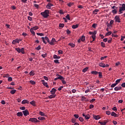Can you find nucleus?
Instances as JSON below:
<instances>
[{"label":"nucleus","instance_id":"1","mask_svg":"<svg viewBox=\"0 0 125 125\" xmlns=\"http://www.w3.org/2000/svg\"><path fill=\"white\" fill-rule=\"evenodd\" d=\"M41 15L42 16L43 18H47L49 16V10H45L44 12H41Z\"/></svg>","mask_w":125,"mask_h":125},{"label":"nucleus","instance_id":"2","mask_svg":"<svg viewBox=\"0 0 125 125\" xmlns=\"http://www.w3.org/2000/svg\"><path fill=\"white\" fill-rule=\"evenodd\" d=\"M42 39L43 42H44L45 43V44H46V43H47V42H48V43H49V42H50L49 39L47 37H42ZM45 40L47 41V42H46Z\"/></svg>","mask_w":125,"mask_h":125},{"label":"nucleus","instance_id":"3","mask_svg":"<svg viewBox=\"0 0 125 125\" xmlns=\"http://www.w3.org/2000/svg\"><path fill=\"white\" fill-rule=\"evenodd\" d=\"M55 42H56V40L55 39V38H52V40L51 41V42H49V43L51 45H54Z\"/></svg>","mask_w":125,"mask_h":125},{"label":"nucleus","instance_id":"4","mask_svg":"<svg viewBox=\"0 0 125 125\" xmlns=\"http://www.w3.org/2000/svg\"><path fill=\"white\" fill-rule=\"evenodd\" d=\"M20 41H21V40L15 39L13 41L12 43L13 44H16V43H19V42H20Z\"/></svg>","mask_w":125,"mask_h":125},{"label":"nucleus","instance_id":"5","mask_svg":"<svg viewBox=\"0 0 125 125\" xmlns=\"http://www.w3.org/2000/svg\"><path fill=\"white\" fill-rule=\"evenodd\" d=\"M115 21L118 23H121V19L120 18V16H116L115 17Z\"/></svg>","mask_w":125,"mask_h":125},{"label":"nucleus","instance_id":"6","mask_svg":"<svg viewBox=\"0 0 125 125\" xmlns=\"http://www.w3.org/2000/svg\"><path fill=\"white\" fill-rule=\"evenodd\" d=\"M51 6H53V4H52L51 3H49L46 6V8L48 9H51Z\"/></svg>","mask_w":125,"mask_h":125},{"label":"nucleus","instance_id":"7","mask_svg":"<svg viewBox=\"0 0 125 125\" xmlns=\"http://www.w3.org/2000/svg\"><path fill=\"white\" fill-rule=\"evenodd\" d=\"M22 113L24 116H25V117H26L27 115H29V111H28L27 109H26L25 110L23 111Z\"/></svg>","mask_w":125,"mask_h":125},{"label":"nucleus","instance_id":"8","mask_svg":"<svg viewBox=\"0 0 125 125\" xmlns=\"http://www.w3.org/2000/svg\"><path fill=\"white\" fill-rule=\"evenodd\" d=\"M107 123H108V121L107 120H104V122H102L101 121L99 122V124H100L101 125H105Z\"/></svg>","mask_w":125,"mask_h":125},{"label":"nucleus","instance_id":"9","mask_svg":"<svg viewBox=\"0 0 125 125\" xmlns=\"http://www.w3.org/2000/svg\"><path fill=\"white\" fill-rule=\"evenodd\" d=\"M119 8L120 9V10H122V11H125V4L124 3L122 4V7H119Z\"/></svg>","mask_w":125,"mask_h":125},{"label":"nucleus","instance_id":"10","mask_svg":"<svg viewBox=\"0 0 125 125\" xmlns=\"http://www.w3.org/2000/svg\"><path fill=\"white\" fill-rule=\"evenodd\" d=\"M36 121H37V118H30L29 120V121L31 122V123H36Z\"/></svg>","mask_w":125,"mask_h":125},{"label":"nucleus","instance_id":"11","mask_svg":"<svg viewBox=\"0 0 125 125\" xmlns=\"http://www.w3.org/2000/svg\"><path fill=\"white\" fill-rule=\"evenodd\" d=\"M61 81L62 82L63 84H66V81H65V78L62 76V77L61 78Z\"/></svg>","mask_w":125,"mask_h":125},{"label":"nucleus","instance_id":"12","mask_svg":"<svg viewBox=\"0 0 125 125\" xmlns=\"http://www.w3.org/2000/svg\"><path fill=\"white\" fill-rule=\"evenodd\" d=\"M121 89H122V87L121 86H116L114 88V90H115V91L121 90Z\"/></svg>","mask_w":125,"mask_h":125},{"label":"nucleus","instance_id":"13","mask_svg":"<svg viewBox=\"0 0 125 125\" xmlns=\"http://www.w3.org/2000/svg\"><path fill=\"white\" fill-rule=\"evenodd\" d=\"M22 104H29L30 103V102H29L28 100H23L22 102H21Z\"/></svg>","mask_w":125,"mask_h":125},{"label":"nucleus","instance_id":"14","mask_svg":"<svg viewBox=\"0 0 125 125\" xmlns=\"http://www.w3.org/2000/svg\"><path fill=\"white\" fill-rule=\"evenodd\" d=\"M56 76L58 77L55 78L54 81H57V80H61V77H62V76L59 74H57Z\"/></svg>","mask_w":125,"mask_h":125},{"label":"nucleus","instance_id":"15","mask_svg":"<svg viewBox=\"0 0 125 125\" xmlns=\"http://www.w3.org/2000/svg\"><path fill=\"white\" fill-rule=\"evenodd\" d=\"M111 116H112V117H115V118H117V117H118V114H117L114 112H111Z\"/></svg>","mask_w":125,"mask_h":125},{"label":"nucleus","instance_id":"16","mask_svg":"<svg viewBox=\"0 0 125 125\" xmlns=\"http://www.w3.org/2000/svg\"><path fill=\"white\" fill-rule=\"evenodd\" d=\"M50 92H51V94L54 95V94L56 93V89L53 88L52 89V90L50 91Z\"/></svg>","mask_w":125,"mask_h":125},{"label":"nucleus","instance_id":"17","mask_svg":"<svg viewBox=\"0 0 125 125\" xmlns=\"http://www.w3.org/2000/svg\"><path fill=\"white\" fill-rule=\"evenodd\" d=\"M94 119H95L96 120H99L100 119V116L99 115H93Z\"/></svg>","mask_w":125,"mask_h":125},{"label":"nucleus","instance_id":"18","mask_svg":"<svg viewBox=\"0 0 125 125\" xmlns=\"http://www.w3.org/2000/svg\"><path fill=\"white\" fill-rule=\"evenodd\" d=\"M56 96V95L52 94L50 96H49L48 97L49 98V99H52V98H55Z\"/></svg>","mask_w":125,"mask_h":125},{"label":"nucleus","instance_id":"19","mask_svg":"<svg viewBox=\"0 0 125 125\" xmlns=\"http://www.w3.org/2000/svg\"><path fill=\"white\" fill-rule=\"evenodd\" d=\"M79 26H80L79 24H77L76 25H73L72 26V29H77V28H78L79 27Z\"/></svg>","mask_w":125,"mask_h":125},{"label":"nucleus","instance_id":"20","mask_svg":"<svg viewBox=\"0 0 125 125\" xmlns=\"http://www.w3.org/2000/svg\"><path fill=\"white\" fill-rule=\"evenodd\" d=\"M99 66H100V67H102L103 68H105V64L103 63V62H100L99 64Z\"/></svg>","mask_w":125,"mask_h":125},{"label":"nucleus","instance_id":"21","mask_svg":"<svg viewBox=\"0 0 125 125\" xmlns=\"http://www.w3.org/2000/svg\"><path fill=\"white\" fill-rule=\"evenodd\" d=\"M17 116H18V117H22L23 116V113L21 112H18L17 113Z\"/></svg>","mask_w":125,"mask_h":125},{"label":"nucleus","instance_id":"22","mask_svg":"<svg viewBox=\"0 0 125 125\" xmlns=\"http://www.w3.org/2000/svg\"><path fill=\"white\" fill-rule=\"evenodd\" d=\"M39 114V115H40V116H42V117H45V114H44V113L42 112V111H40Z\"/></svg>","mask_w":125,"mask_h":125},{"label":"nucleus","instance_id":"23","mask_svg":"<svg viewBox=\"0 0 125 125\" xmlns=\"http://www.w3.org/2000/svg\"><path fill=\"white\" fill-rule=\"evenodd\" d=\"M81 101L83 102L86 101V98H85V97L84 96H82L81 98Z\"/></svg>","mask_w":125,"mask_h":125},{"label":"nucleus","instance_id":"24","mask_svg":"<svg viewBox=\"0 0 125 125\" xmlns=\"http://www.w3.org/2000/svg\"><path fill=\"white\" fill-rule=\"evenodd\" d=\"M89 35H92L93 36V35H96V34H97V32L94 31V32H92L91 31H90L89 32Z\"/></svg>","mask_w":125,"mask_h":125},{"label":"nucleus","instance_id":"25","mask_svg":"<svg viewBox=\"0 0 125 125\" xmlns=\"http://www.w3.org/2000/svg\"><path fill=\"white\" fill-rule=\"evenodd\" d=\"M91 74H92V75H97V74H98V72L96 71H92L91 72Z\"/></svg>","mask_w":125,"mask_h":125},{"label":"nucleus","instance_id":"26","mask_svg":"<svg viewBox=\"0 0 125 125\" xmlns=\"http://www.w3.org/2000/svg\"><path fill=\"white\" fill-rule=\"evenodd\" d=\"M82 42H84L85 41V36H82L81 38H80Z\"/></svg>","mask_w":125,"mask_h":125},{"label":"nucleus","instance_id":"27","mask_svg":"<svg viewBox=\"0 0 125 125\" xmlns=\"http://www.w3.org/2000/svg\"><path fill=\"white\" fill-rule=\"evenodd\" d=\"M35 75V72L34 71V70H32L29 73V75L30 76H34Z\"/></svg>","mask_w":125,"mask_h":125},{"label":"nucleus","instance_id":"28","mask_svg":"<svg viewBox=\"0 0 125 125\" xmlns=\"http://www.w3.org/2000/svg\"><path fill=\"white\" fill-rule=\"evenodd\" d=\"M30 103L33 106H36V102L35 101H32V102H30Z\"/></svg>","mask_w":125,"mask_h":125},{"label":"nucleus","instance_id":"29","mask_svg":"<svg viewBox=\"0 0 125 125\" xmlns=\"http://www.w3.org/2000/svg\"><path fill=\"white\" fill-rule=\"evenodd\" d=\"M121 81H122V79H118L116 81L115 83L117 85L118 83H120Z\"/></svg>","mask_w":125,"mask_h":125},{"label":"nucleus","instance_id":"30","mask_svg":"<svg viewBox=\"0 0 125 125\" xmlns=\"http://www.w3.org/2000/svg\"><path fill=\"white\" fill-rule=\"evenodd\" d=\"M30 31L31 33L32 34V35H33V36H35V35H36L35 31H34V29H33L32 28H31Z\"/></svg>","mask_w":125,"mask_h":125},{"label":"nucleus","instance_id":"31","mask_svg":"<svg viewBox=\"0 0 125 125\" xmlns=\"http://www.w3.org/2000/svg\"><path fill=\"white\" fill-rule=\"evenodd\" d=\"M98 74H99V78L100 79H102V72H98Z\"/></svg>","mask_w":125,"mask_h":125},{"label":"nucleus","instance_id":"32","mask_svg":"<svg viewBox=\"0 0 125 125\" xmlns=\"http://www.w3.org/2000/svg\"><path fill=\"white\" fill-rule=\"evenodd\" d=\"M68 45H70L71 47H75L76 46V45L73 43H69Z\"/></svg>","mask_w":125,"mask_h":125},{"label":"nucleus","instance_id":"33","mask_svg":"<svg viewBox=\"0 0 125 125\" xmlns=\"http://www.w3.org/2000/svg\"><path fill=\"white\" fill-rule=\"evenodd\" d=\"M99 11V10L98 9H95L94 11H93V14H97V12Z\"/></svg>","mask_w":125,"mask_h":125},{"label":"nucleus","instance_id":"34","mask_svg":"<svg viewBox=\"0 0 125 125\" xmlns=\"http://www.w3.org/2000/svg\"><path fill=\"white\" fill-rule=\"evenodd\" d=\"M15 50H17V51H18V52L19 53H20L21 52V49H20V48H15Z\"/></svg>","mask_w":125,"mask_h":125},{"label":"nucleus","instance_id":"35","mask_svg":"<svg viewBox=\"0 0 125 125\" xmlns=\"http://www.w3.org/2000/svg\"><path fill=\"white\" fill-rule=\"evenodd\" d=\"M29 83H31V84H33V85H35V84H36V82H35V81H33V80L30 81H29Z\"/></svg>","mask_w":125,"mask_h":125},{"label":"nucleus","instance_id":"36","mask_svg":"<svg viewBox=\"0 0 125 125\" xmlns=\"http://www.w3.org/2000/svg\"><path fill=\"white\" fill-rule=\"evenodd\" d=\"M16 92V90L13 89L10 91L11 94H14Z\"/></svg>","mask_w":125,"mask_h":125},{"label":"nucleus","instance_id":"37","mask_svg":"<svg viewBox=\"0 0 125 125\" xmlns=\"http://www.w3.org/2000/svg\"><path fill=\"white\" fill-rule=\"evenodd\" d=\"M38 119L40 121H43V120H45V118L44 117H38Z\"/></svg>","mask_w":125,"mask_h":125},{"label":"nucleus","instance_id":"38","mask_svg":"<svg viewBox=\"0 0 125 125\" xmlns=\"http://www.w3.org/2000/svg\"><path fill=\"white\" fill-rule=\"evenodd\" d=\"M101 46H102V47H105L106 46L105 43H104V42H101Z\"/></svg>","mask_w":125,"mask_h":125},{"label":"nucleus","instance_id":"39","mask_svg":"<svg viewBox=\"0 0 125 125\" xmlns=\"http://www.w3.org/2000/svg\"><path fill=\"white\" fill-rule=\"evenodd\" d=\"M31 29H33V30H38V29H39V26H34L33 28H32Z\"/></svg>","mask_w":125,"mask_h":125},{"label":"nucleus","instance_id":"40","mask_svg":"<svg viewBox=\"0 0 125 125\" xmlns=\"http://www.w3.org/2000/svg\"><path fill=\"white\" fill-rule=\"evenodd\" d=\"M24 49H25L24 48L21 49L22 54H25V51H24Z\"/></svg>","mask_w":125,"mask_h":125},{"label":"nucleus","instance_id":"41","mask_svg":"<svg viewBox=\"0 0 125 125\" xmlns=\"http://www.w3.org/2000/svg\"><path fill=\"white\" fill-rule=\"evenodd\" d=\"M87 70H88V67H86L83 70V73H85Z\"/></svg>","mask_w":125,"mask_h":125},{"label":"nucleus","instance_id":"42","mask_svg":"<svg viewBox=\"0 0 125 125\" xmlns=\"http://www.w3.org/2000/svg\"><path fill=\"white\" fill-rule=\"evenodd\" d=\"M112 13H113V14H117V13L118 12L117 11V10L114 9V10H113L112 11Z\"/></svg>","mask_w":125,"mask_h":125},{"label":"nucleus","instance_id":"43","mask_svg":"<svg viewBox=\"0 0 125 125\" xmlns=\"http://www.w3.org/2000/svg\"><path fill=\"white\" fill-rule=\"evenodd\" d=\"M97 26V24H96V23H93V24H92V27L93 28H94V29H95V28H96Z\"/></svg>","mask_w":125,"mask_h":125},{"label":"nucleus","instance_id":"44","mask_svg":"<svg viewBox=\"0 0 125 125\" xmlns=\"http://www.w3.org/2000/svg\"><path fill=\"white\" fill-rule=\"evenodd\" d=\"M41 45H38V46L36 48H35V49H36L37 50H40V49H41Z\"/></svg>","mask_w":125,"mask_h":125},{"label":"nucleus","instance_id":"45","mask_svg":"<svg viewBox=\"0 0 125 125\" xmlns=\"http://www.w3.org/2000/svg\"><path fill=\"white\" fill-rule=\"evenodd\" d=\"M64 26V23H60L59 27L60 28H63Z\"/></svg>","mask_w":125,"mask_h":125},{"label":"nucleus","instance_id":"46","mask_svg":"<svg viewBox=\"0 0 125 125\" xmlns=\"http://www.w3.org/2000/svg\"><path fill=\"white\" fill-rule=\"evenodd\" d=\"M43 84L44 85V86H46V87H49V86H48L47 83H43Z\"/></svg>","mask_w":125,"mask_h":125},{"label":"nucleus","instance_id":"47","mask_svg":"<svg viewBox=\"0 0 125 125\" xmlns=\"http://www.w3.org/2000/svg\"><path fill=\"white\" fill-rule=\"evenodd\" d=\"M41 56H42V57H43V58H45V57H46V56H47V54L45 53V54H42V55H41Z\"/></svg>","mask_w":125,"mask_h":125},{"label":"nucleus","instance_id":"48","mask_svg":"<svg viewBox=\"0 0 125 125\" xmlns=\"http://www.w3.org/2000/svg\"><path fill=\"white\" fill-rule=\"evenodd\" d=\"M65 18H66V19H68V20H70V15L67 14V15L65 16Z\"/></svg>","mask_w":125,"mask_h":125},{"label":"nucleus","instance_id":"49","mask_svg":"<svg viewBox=\"0 0 125 125\" xmlns=\"http://www.w3.org/2000/svg\"><path fill=\"white\" fill-rule=\"evenodd\" d=\"M74 117L75 119H79V117H80V116H79L78 114H74Z\"/></svg>","mask_w":125,"mask_h":125},{"label":"nucleus","instance_id":"50","mask_svg":"<svg viewBox=\"0 0 125 125\" xmlns=\"http://www.w3.org/2000/svg\"><path fill=\"white\" fill-rule=\"evenodd\" d=\"M38 36H40V37H42V36H44V34L43 33H37Z\"/></svg>","mask_w":125,"mask_h":125},{"label":"nucleus","instance_id":"51","mask_svg":"<svg viewBox=\"0 0 125 125\" xmlns=\"http://www.w3.org/2000/svg\"><path fill=\"white\" fill-rule=\"evenodd\" d=\"M54 62L55 63H58V64H59V63H60V62H59V60H55L54 61Z\"/></svg>","mask_w":125,"mask_h":125},{"label":"nucleus","instance_id":"52","mask_svg":"<svg viewBox=\"0 0 125 125\" xmlns=\"http://www.w3.org/2000/svg\"><path fill=\"white\" fill-rule=\"evenodd\" d=\"M112 34V32L109 31L106 34V36H110Z\"/></svg>","mask_w":125,"mask_h":125},{"label":"nucleus","instance_id":"53","mask_svg":"<svg viewBox=\"0 0 125 125\" xmlns=\"http://www.w3.org/2000/svg\"><path fill=\"white\" fill-rule=\"evenodd\" d=\"M105 114H106V115H108V116H109V115H111V112L109 111H106Z\"/></svg>","mask_w":125,"mask_h":125},{"label":"nucleus","instance_id":"54","mask_svg":"<svg viewBox=\"0 0 125 125\" xmlns=\"http://www.w3.org/2000/svg\"><path fill=\"white\" fill-rule=\"evenodd\" d=\"M117 85L116 83H113L111 85V87H115Z\"/></svg>","mask_w":125,"mask_h":125},{"label":"nucleus","instance_id":"55","mask_svg":"<svg viewBox=\"0 0 125 125\" xmlns=\"http://www.w3.org/2000/svg\"><path fill=\"white\" fill-rule=\"evenodd\" d=\"M79 120L80 122H83V117H79Z\"/></svg>","mask_w":125,"mask_h":125},{"label":"nucleus","instance_id":"56","mask_svg":"<svg viewBox=\"0 0 125 125\" xmlns=\"http://www.w3.org/2000/svg\"><path fill=\"white\" fill-rule=\"evenodd\" d=\"M89 115H86L85 116V120H89Z\"/></svg>","mask_w":125,"mask_h":125},{"label":"nucleus","instance_id":"57","mask_svg":"<svg viewBox=\"0 0 125 125\" xmlns=\"http://www.w3.org/2000/svg\"><path fill=\"white\" fill-rule=\"evenodd\" d=\"M76 120L75 119H72L71 120V122H72V123H73V124H75L76 123Z\"/></svg>","mask_w":125,"mask_h":125},{"label":"nucleus","instance_id":"58","mask_svg":"<svg viewBox=\"0 0 125 125\" xmlns=\"http://www.w3.org/2000/svg\"><path fill=\"white\" fill-rule=\"evenodd\" d=\"M28 20H29V21H33V18H32V17L28 16Z\"/></svg>","mask_w":125,"mask_h":125},{"label":"nucleus","instance_id":"59","mask_svg":"<svg viewBox=\"0 0 125 125\" xmlns=\"http://www.w3.org/2000/svg\"><path fill=\"white\" fill-rule=\"evenodd\" d=\"M107 56H104V57H102L101 58V60H104L105 59V58H107Z\"/></svg>","mask_w":125,"mask_h":125},{"label":"nucleus","instance_id":"60","mask_svg":"<svg viewBox=\"0 0 125 125\" xmlns=\"http://www.w3.org/2000/svg\"><path fill=\"white\" fill-rule=\"evenodd\" d=\"M66 33L67 35H70V34H71V31L69 30V29H67L66 30Z\"/></svg>","mask_w":125,"mask_h":125},{"label":"nucleus","instance_id":"61","mask_svg":"<svg viewBox=\"0 0 125 125\" xmlns=\"http://www.w3.org/2000/svg\"><path fill=\"white\" fill-rule=\"evenodd\" d=\"M8 82H12V78L11 77H8Z\"/></svg>","mask_w":125,"mask_h":125},{"label":"nucleus","instance_id":"62","mask_svg":"<svg viewBox=\"0 0 125 125\" xmlns=\"http://www.w3.org/2000/svg\"><path fill=\"white\" fill-rule=\"evenodd\" d=\"M121 64V62H117L115 63V66H119Z\"/></svg>","mask_w":125,"mask_h":125},{"label":"nucleus","instance_id":"63","mask_svg":"<svg viewBox=\"0 0 125 125\" xmlns=\"http://www.w3.org/2000/svg\"><path fill=\"white\" fill-rule=\"evenodd\" d=\"M34 6H35V7H36V8H39V5L37 4H34Z\"/></svg>","mask_w":125,"mask_h":125},{"label":"nucleus","instance_id":"64","mask_svg":"<svg viewBox=\"0 0 125 125\" xmlns=\"http://www.w3.org/2000/svg\"><path fill=\"white\" fill-rule=\"evenodd\" d=\"M121 86H122V87H125V83H123L121 84Z\"/></svg>","mask_w":125,"mask_h":125}]
</instances>
